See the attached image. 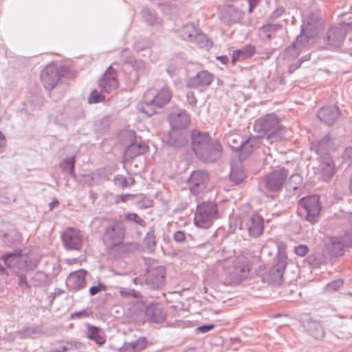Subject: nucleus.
Here are the masks:
<instances>
[{
  "label": "nucleus",
  "mask_w": 352,
  "mask_h": 352,
  "mask_svg": "<svg viewBox=\"0 0 352 352\" xmlns=\"http://www.w3.org/2000/svg\"><path fill=\"white\" fill-rule=\"evenodd\" d=\"M105 289V286H104L102 284H98L96 286L91 287L89 289V292L91 296H94L101 291H104Z\"/></svg>",
  "instance_id": "f704fd0d"
},
{
  "label": "nucleus",
  "mask_w": 352,
  "mask_h": 352,
  "mask_svg": "<svg viewBox=\"0 0 352 352\" xmlns=\"http://www.w3.org/2000/svg\"><path fill=\"white\" fill-rule=\"evenodd\" d=\"M124 219L126 221H133L141 226H145V221L136 213H126L124 215Z\"/></svg>",
  "instance_id": "c85d7f7f"
},
{
  "label": "nucleus",
  "mask_w": 352,
  "mask_h": 352,
  "mask_svg": "<svg viewBox=\"0 0 352 352\" xmlns=\"http://www.w3.org/2000/svg\"><path fill=\"white\" fill-rule=\"evenodd\" d=\"M308 251L309 249L307 246L304 245H299L295 248V253L300 256H305L307 254Z\"/></svg>",
  "instance_id": "473e14b6"
},
{
  "label": "nucleus",
  "mask_w": 352,
  "mask_h": 352,
  "mask_svg": "<svg viewBox=\"0 0 352 352\" xmlns=\"http://www.w3.org/2000/svg\"><path fill=\"white\" fill-rule=\"evenodd\" d=\"M244 278L236 273L235 270L233 268L232 271L229 273L228 277L224 280V285H236L239 284Z\"/></svg>",
  "instance_id": "a878e982"
},
{
  "label": "nucleus",
  "mask_w": 352,
  "mask_h": 352,
  "mask_svg": "<svg viewBox=\"0 0 352 352\" xmlns=\"http://www.w3.org/2000/svg\"><path fill=\"white\" fill-rule=\"evenodd\" d=\"M169 120L172 129L175 130L185 129L190 122L188 115L184 111L171 113Z\"/></svg>",
  "instance_id": "dca6fc26"
},
{
  "label": "nucleus",
  "mask_w": 352,
  "mask_h": 352,
  "mask_svg": "<svg viewBox=\"0 0 352 352\" xmlns=\"http://www.w3.org/2000/svg\"><path fill=\"white\" fill-rule=\"evenodd\" d=\"M331 241L333 245H342V247L352 246V223L344 222L337 230L336 234L332 236Z\"/></svg>",
  "instance_id": "9d476101"
},
{
  "label": "nucleus",
  "mask_w": 352,
  "mask_h": 352,
  "mask_svg": "<svg viewBox=\"0 0 352 352\" xmlns=\"http://www.w3.org/2000/svg\"><path fill=\"white\" fill-rule=\"evenodd\" d=\"M233 268L236 273L245 278L250 270V261L247 257H238L235 261Z\"/></svg>",
  "instance_id": "5701e85b"
},
{
  "label": "nucleus",
  "mask_w": 352,
  "mask_h": 352,
  "mask_svg": "<svg viewBox=\"0 0 352 352\" xmlns=\"http://www.w3.org/2000/svg\"><path fill=\"white\" fill-rule=\"evenodd\" d=\"M289 176V170L283 167L269 173L265 178V188L270 192H279L283 188Z\"/></svg>",
  "instance_id": "20e7f679"
},
{
  "label": "nucleus",
  "mask_w": 352,
  "mask_h": 352,
  "mask_svg": "<svg viewBox=\"0 0 352 352\" xmlns=\"http://www.w3.org/2000/svg\"><path fill=\"white\" fill-rule=\"evenodd\" d=\"M213 79V74L208 71H201L196 76L190 78L186 82V85L188 88L197 89L200 91H203L211 84Z\"/></svg>",
  "instance_id": "f8f14e48"
},
{
  "label": "nucleus",
  "mask_w": 352,
  "mask_h": 352,
  "mask_svg": "<svg viewBox=\"0 0 352 352\" xmlns=\"http://www.w3.org/2000/svg\"><path fill=\"white\" fill-rule=\"evenodd\" d=\"M74 164H75V159L74 157H72V159H69L67 160H65L63 164V168L64 170H67V168L72 173L74 169Z\"/></svg>",
  "instance_id": "2f4dec72"
},
{
  "label": "nucleus",
  "mask_w": 352,
  "mask_h": 352,
  "mask_svg": "<svg viewBox=\"0 0 352 352\" xmlns=\"http://www.w3.org/2000/svg\"><path fill=\"white\" fill-rule=\"evenodd\" d=\"M294 179L295 181L297 182V184H300L301 182V177L299 175L296 174V175H292L290 177V182H292V181Z\"/></svg>",
  "instance_id": "79ce46f5"
},
{
  "label": "nucleus",
  "mask_w": 352,
  "mask_h": 352,
  "mask_svg": "<svg viewBox=\"0 0 352 352\" xmlns=\"http://www.w3.org/2000/svg\"><path fill=\"white\" fill-rule=\"evenodd\" d=\"M58 69L54 65L47 66L41 72V79L44 87L47 90L53 89L60 80Z\"/></svg>",
  "instance_id": "9b49d317"
},
{
  "label": "nucleus",
  "mask_w": 352,
  "mask_h": 352,
  "mask_svg": "<svg viewBox=\"0 0 352 352\" xmlns=\"http://www.w3.org/2000/svg\"><path fill=\"white\" fill-rule=\"evenodd\" d=\"M213 328H214V325L213 324L204 325V326H201V327H198L197 330L199 332L206 333L207 331H210Z\"/></svg>",
  "instance_id": "58836bf2"
},
{
  "label": "nucleus",
  "mask_w": 352,
  "mask_h": 352,
  "mask_svg": "<svg viewBox=\"0 0 352 352\" xmlns=\"http://www.w3.org/2000/svg\"><path fill=\"white\" fill-rule=\"evenodd\" d=\"M8 267L12 268L17 266L21 262V256L19 254H10L1 257Z\"/></svg>",
  "instance_id": "393cba45"
},
{
  "label": "nucleus",
  "mask_w": 352,
  "mask_h": 352,
  "mask_svg": "<svg viewBox=\"0 0 352 352\" xmlns=\"http://www.w3.org/2000/svg\"><path fill=\"white\" fill-rule=\"evenodd\" d=\"M204 155L197 153L196 155L203 161L213 162L218 159L222 153V146L217 141L212 140L210 143L203 148Z\"/></svg>",
  "instance_id": "4468645a"
},
{
  "label": "nucleus",
  "mask_w": 352,
  "mask_h": 352,
  "mask_svg": "<svg viewBox=\"0 0 352 352\" xmlns=\"http://www.w3.org/2000/svg\"><path fill=\"white\" fill-rule=\"evenodd\" d=\"M120 180H121V183H122L123 187L127 186V181H126V178L121 177Z\"/></svg>",
  "instance_id": "c03bdc74"
},
{
  "label": "nucleus",
  "mask_w": 352,
  "mask_h": 352,
  "mask_svg": "<svg viewBox=\"0 0 352 352\" xmlns=\"http://www.w3.org/2000/svg\"><path fill=\"white\" fill-rule=\"evenodd\" d=\"M299 204L306 212L305 219L311 223H316L322 209L320 197L318 195L303 197Z\"/></svg>",
  "instance_id": "39448f33"
},
{
  "label": "nucleus",
  "mask_w": 352,
  "mask_h": 352,
  "mask_svg": "<svg viewBox=\"0 0 352 352\" xmlns=\"http://www.w3.org/2000/svg\"><path fill=\"white\" fill-rule=\"evenodd\" d=\"M147 150L148 146L146 144H138L135 143L129 146L127 152L134 155H138L145 153Z\"/></svg>",
  "instance_id": "bb28decb"
},
{
  "label": "nucleus",
  "mask_w": 352,
  "mask_h": 352,
  "mask_svg": "<svg viewBox=\"0 0 352 352\" xmlns=\"http://www.w3.org/2000/svg\"><path fill=\"white\" fill-rule=\"evenodd\" d=\"M219 12L221 19L229 23L236 21L239 15L238 9L230 5H223L219 7Z\"/></svg>",
  "instance_id": "aec40b11"
},
{
  "label": "nucleus",
  "mask_w": 352,
  "mask_h": 352,
  "mask_svg": "<svg viewBox=\"0 0 352 352\" xmlns=\"http://www.w3.org/2000/svg\"><path fill=\"white\" fill-rule=\"evenodd\" d=\"M277 272L278 273V274L282 276H283V270H277Z\"/></svg>",
  "instance_id": "a18cd8bd"
},
{
  "label": "nucleus",
  "mask_w": 352,
  "mask_h": 352,
  "mask_svg": "<svg viewBox=\"0 0 352 352\" xmlns=\"http://www.w3.org/2000/svg\"><path fill=\"white\" fill-rule=\"evenodd\" d=\"M5 270V268L0 265V271L3 272Z\"/></svg>",
  "instance_id": "49530a36"
},
{
  "label": "nucleus",
  "mask_w": 352,
  "mask_h": 352,
  "mask_svg": "<svg viewBox=\"0 0 352 352\" xmlns=\"http://www.w3.org/2000/svg\"><path fill=\"white\" fill-rule=\"evenodd\" d=\"M87 272L80 270L71 273L67 278V282L74 289L78 290L85 285V276Z\"/></svg>",
  "instance_id": "6ab92c4d"
},
{
  "label": "nucleus",
  "mask_w": 352,
  "mask_h": 352,
  "mask_svg": "<svg viewBox=\"0 0 352 352\" xmlns=\"http://www.w3.org/2000/svg\"><path fill=\"white\" fill-rule=\"evenodd\" d=\"M105 96L100 93L98 90L94 89L88 98V102L89 104L99 103L104 100Z\"/></svg>",
  "instance_id": "cd10ccee"
},
{
  "label": "nucleus",
  "mask_w": 352,
  "mask_h": 352,
  "mask_svg": "<svg viewBox=\"0 0 352 352\" xmlns=\"http://www.w3.org/2000/svg\"><path fill=\"white\" fill-rule=\"evenodd\" d=\"M218 218L217 206L212 202L202 203L197 206L194 217V224L199 228H209L213 221Z\"/></svg>",
  "instance_id": "7ed1b4c3"
},
{
  "label": "nucleus",
  "mask_w": 352,
  "mask_h": 352,
  "mask_svg": "<svg viewBox=\"0 0 352 352\" xmlns=\"http://www.w3.org/2000/svg\"><path fill=\"white\" fill-rule=\"evenodd\" d=\"M131 197H133V195L131 194L120 195L116 197L115 202L116 204H120L122 202L124 203L126 202L127 199Z\"/></svg>",
  "instance_id": "4c0bfd02"
},
{
  "label": "nucleus",
  "mask_w": 352,
  "mask_h": 352,
  "mask_svg": "<svg viewBox=\"0 0 352 352\" xmlns=\"http://www.w3.org/2000/svg\"><path fill=\"white\" fill-rule=\"evenodd\" d=\"M292 187L294 189H296V188H298V186H296V185H295V186H292Z\"/></svg>",
  "instance_id": "de8ad7c7"
},
{
  "label": "nucleus",
  "mask_w": 352,
  "mask_h": 352,
  "mask_svg": "<svg viewBox=\"0 0 352 352\" xmlns=\"http://www.w3.org/2000/svg\"><path fill=\"white\" fill-rule=\"evenodd\" d=\"M255 53V47L253 45H248L243 48L233 52L232 63L234 65L238 60H244L251 57Z\"/></svg>",
  "instance_id": "412c9836"
},
{
  "label": "nucleus",
  "mask_w": 352,
  "mask_h": 352,
  "mask_svg": "<svg viewBox=\"0 0 352 352\" xmlns=\"http://www.w3.org/2000/svg\"><path fill=\"white\" fill-rule=\"evenodd\" d=\"M120 294L123 297L132 296L134 298H139L140 296L139 293L135 292V290L126 291L124 289H121L120 290Z\"/></svg>",
  "instance_id": "72a5a7b5"
},
{
  "label": "nucleus",
  "mask_w": 352,
  "mask_h": 352,
  "mask_svg": "<svg viewBox=\"0 0 352 352\" xmlns=\"http://www.w3.org/2000/svg\"><path fill=\"white\" fill-rule=\"evenodd\" d=\"M336 172L333 160L329 157H324L320 162L319 175L324 181L329 180Z\"/></svg>",
  "instance_id": "a211bd4d"
},
{
  "label": "nucleus",
  "mask_w": 352,
  "mask_h": 352,
  "mask_svg": "<svg viewBox=\"0 0 352 352\" xmlns=\"http://www.w3.org/2000/svg\"><path fill=\"white\" fill-rule=\"evenodd\" d=\"M6 140L4 135L0 131V148L6 146Z\"/></svg>",
  "instance_id": "a19ab883"
},
{
  "label": "nucleus",
  "mask_w": 352,
  "mask_h": 352,
  "mask_svg": "<svg viewBox=\"0 0 352 352\" xmlns=\"http://www.w3.org/2000/svg\"><path fill=\"white\" fill-rule=\"evenodd\" d=\"M147 346V341L145 338H140L135 342H133L124 345V352H140Z\"/></svg>",
  "instance_id": "b1692460"
},
{
  "label": "nucleus",
  "mask_w": 352,
  "mask_h": 352,
  "mask_svg": "<svg viewBox=\"0 0 352 352\" xmlns=\"http://www.w3.org/2000/svg\"><path fill=\"white\" fill-rule=\"evenodd\" d=\"M125 236V228L116 223L109 226L104 234V242L109 247H115L122 244Z\"/></svg>",
  "instance_id": "0eeeda50"
},
{
  "label": "nucleus",
  "mask_w": 352,
  "mask_h": 352,
  "mask_svg": "<svg viewBox=\"0 0 352 352\" xmlns=\"http://www.w3.org/2000/svg\"><path fill=\"white\" fill-rule=\"evenodd\" d=\"M66 249L80 250L82 245V235L80 230L74 228H67L61 236Z\"/></svg>",
  "instance_id": "6e6552de"
},
{
  "label": "nucleus",
  "mask_w": 352,
  "mask_h": 352,
  "mask_svg": "<svg viewBox=\"0 0 352 352\" xmlns=\"http://www.w3.org/2000/svg\"><path fill=\"white\" fill-rule=\"evenodd\" d=\"M212 140L210 135L206 133L198 131H193L192 133V146L197 155L200 153L204 155L203 148H205Z\"/></svg>",
  "instance_id": "2eb2a0df"
},
{
  "label": "nucleus",
  "mask_w": 352,
  "mask_h": 352,
  "mask_svg": "<svg viewBox=\"0 0 352 352\" xmlns=\"http://www.w3.org/2000/svg\"><path fill=\"white\" fill-rule=\"evenodd\" d=\"M173 239L177 242H183L186 240V234L183 231H177L173 235Z\"/></svg>",
  "instance_id": "c9c22d12"
},
{
  "label": "nucleus",
  "mask_w": 352,
  "mask_h": 352,
  "mask_svg": "<svg viewBox=\"0 0 352 352\" xmlns=\"http://www.w3.org/2000/svg\"><path fill=\"white\" fill-rule=\"evenodd\" d=\"M86 335L89 340L95 341L98 346L103 345L106 342L104 334L98 327L88 326Z\"/></svg>",
  "instance_id": "4be33fe9"
},
{
  "label": "nucleus",
  "mask_w": 352,
  "mask_h": 352,
  "mask_svg": "<svg viewBox=\"0 0 352 352\" xmlns=\"http://www.w3.org/2000/svg\"><path fill=\"white\" fill-rule=\"evenodd\" d=\"M52 352H65L67 351V345L64 341H55L52 344Z\"/></svg>",
  "instance_id": "7c9ffc66"
},
{
  "label": "nucleus",
  "mask_w": 352,
  "mask_h": 352,
  "mask_svg": "<svg viewBox=\"0 0 352 352\" xmlns=\"http://www.w3.org/2000/svg\"><path fill=\"white\" fill-rule=\"evenodd\" d=\"M101 89L107 94L116 90L119 87L117 72L109 67L99 81Z\"/></svg>",
  "instance_id": "ddd939ff"
},
{
  "label": "nucleus",
  "mask_w": 352,
  "mask_h": 352,
  "mask_svg": "<svg viewBox=\"0 0 352 352\" xmlns=\"http://www.w3.org/2000/svg\"><path fill=\"white\" fill-rule=\"evenodd\" d=\"M254 127L271 142L280 139L284 131V127L280 124L279 119L274 114H267L257 120Z\"/></svg>",
  "instance_id": "f03ea898"
},
{
  "label": "nucleus",
  "mask_w": 352,
  "mask_h": 352,
  "mask_svg": "<svg viewBox=\"0 0 352 352\" xmlns=\"http://www.w3.org/2000/svg\"><path fill=\"white\" fill-rule=\"evenodd\" d=\"M187 101L189 104L195 107L197 104V98L193 92H188L186 95Z\"/></svg>",
  "instance_id": "e433bc0d"
},
{
  "label": "nucleus",
  "mask_w": 352,
  "mask_h": 352,
  "mask_svg": "<svg viewBox=\"0 0 352 352\" xmlns=\"http://www.w3.org/2000/svg\"><path fill=\"white\" fill-rule=\"evenodd\" d=\"M261 0H248L249 3V12L251 13L253 9L258 4Z\"/></svg>",
  "instance_id": "ea45409f"
},
{
  "label": "nucleus",
  "mask_w": 352,
  "mask_h": 352,
  "mask_svg": "<svg viewBox=\"0 0 352 352\" xmlns=\"http://www.w3.org/2000/svg\"><path fill=\"white\" fill-rule=\"evenodd\" d=\"M210 177L207 172L204 170L193 171L188 180V184L190 191L193 194H198L206 188Z\"/></svg>",
  "instance_id": "1a4fd4ad"
},
{
  "label": "nucleus",
  "mask_w": 352,
  "mask_h": 352,
  "mask_svg": "<svg viewBox=\"0 0 352 352\" xmlns=\"http://www.w3.org/2000/svg\"><path fill=\"white\" fill-rule=\"evenodd\" d=\"M217 59L221 60L223 63H226L228 60V58L227 56H219L217 57Z\"/></svg>",
  "instance_id": "37998d69"
},
{
  "label": "nucleus",
  "mask_w": 352,
  "mask_h": 352,
  "mask_svg": "<svg viewBox=\"0 0 352 352\" xmlns=\"http://www.w3.org/2000/svg\"><path fill=\"white\" fill-rule=\"evenodd\" d=\"M230 178L236 183H240L244 179L245 174L241 169L232 168L230 172Z\"/></svg>",
  "instance_id": "c756f323"
},
{
  "label": "nucleus",
  "mask_w": 352,
  "mask_h": 352,
  "mask_svg": "<svg viewBox=\"0 0 352 352\" xmlns=\"http://www.w3.org/2000/svg\"><path fill=\"white\" fill-rule=\"evenodd\" d=\"M241 229L248 231L251 237H258L261 235L264 230V219L257 214H253L245 217L241 223Z\"/></svg>",
  "instance_id": "423d86ee"
},
{
  "label": "nucleus",
  "mask_w": 352,
  "mask_h": 352,
  "mask_svg": "<svg viewBox=\"0 0 352 352\" xmlns=\"http://www.w3.org/2000/svg\"><path fill=\"white\" fill-rule=\"evenodd\" d=\"M339 116L340 111L337 107H322L318 113V118L329 125L333 124Z\"/></svg>",
  "instance_id": "f3484780"
},
{
  "label": "nucleus",
  "mask_w": 352,
  "mask_h": 352,
  "mask_svg": "<svg viewBox=\"0 0 352 352\" xmlns=\"http://www.w3.org/2000/svg\"><path fill=\"white\" fill-rule=\"evenodd\" d=\"M172 96V91L167 86L159 90L153 88L148 89L144 94L142 101L139 104V109L146 115L152 116L157 111V109L167 104Z\"/></svg>",
  "instance_id": "f257e3e1"
}]
</instances>
